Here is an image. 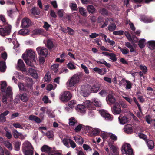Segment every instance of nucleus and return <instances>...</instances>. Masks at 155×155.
Returning a JSON list of instances; mask_svg holds the SVG:
<instances>
[{"mask_svg": "<svg viewBox=\"0 0 155 155\" xmlns=\"http://www.w3.org/2000/svg\"><path fill=\"white\" fill-rule=\"evenodd\" d=\"M82 76V74L81 73L74 74L66 83L67 87H70L74 86L79 82Z\"/></svg>", "mask_w": 155, "mask_h": 155, "instance_id": "f257e3e1", "label": "nucleus"}, {"mask_svg": "<svg viewBox=\"0 0 155 155\" xmlns=\"http://www.w3.org/2000/svg\"><path fill=\"white\" fill-rule=\"evenodd\" d=\"M12 27L9 24L0 28V35L3 36L9 35L11 32Z\"/></svg>", "mask_w": 155, "mask_h": 155, "instance_id": "f03ea898", "label": "nucleus"}, {"mask_svg": "<svg viewBox=\"0 0 155 155\" xmlns=\"http://www.w3.org/2000/svg\"><path fill=\"white\" fill-rule=\"evenodd\" d=\"M130 147V145L129 144L123 145L121 148V151L123 153L126 155H133V151Z\"/></svg>", "mask_w": 155, "mask_h": 155, "instance_id": "7ed1b4c3", "label": "nucleus"}, {"mask_svg": "<svg viewBox=\"0 0 155 155\" xmlns=\"http://www.w3.org/2000/svg\"><path fill=\"white\" fill-rule=\"evenodd\" d=\"M72 97L71 93L68 91H65L62 93L59 96V99L62 102H67Z\"/></svg>", "mask_w": 155, "mask_h": 155, "instance_id": "20e7f679", "label": "nucleus"}, {"mask_svg": "<svg viewBox=\"0 0 155 155\" xmlns=\"http://www.w3.org/2000/svg\"><path fill=\"white\" fill-rule=\"evenodd\" d=\"M111 109L113 114L115 115L119 114L121 112L120 105L118 102H116L114 104Z\"/></svg>", "mask_w": 155, "mask_h": 155, "instance_id": "39448f33", "label": "nucleus"}, {"mask_svg": "<svg viewBox=\"0 0 155 155\" xmlns=\"http://www.w3.org/2000/svg\"><path fill=\"white\" fill-rule=\"evenodd\" d=\"M31 25V21L28 18H24L22 20L21 26L23 28H28Z\"/></svg>", "mask_w": 155, "mask_h": 155, "instance_id": "423d86ee", "label": "nucleus"}, {"mask_svg": "<svg viewBox=\"0 0 155 155\" xmlns=\"http://www.w3.org/2000/svg\"><path fill=\"white\" fill-rule=\"evenodd\" d=\"M36 50L39 55L45 57L47 55L48 51L45 48L39 47L37 48Z\"/></svg>", "mask_w": 155, "mask_h": 155, "instance_id": "0eeeda50", "label": "nucleus"}, {"mask_svg": "<svg viewBox=\"0 0 155 155\" xmlns=\"http://www.w3.org/2000/svg\"><path fill=\"white\" fill-rule=\"evenodd\" d=\"M26 52L28 54V58H29L30 61H31V63L33 65V62L36 63L35 60V53L31 49L29 50H26Z\"/></svg>", "mask_w": 155, "mask_h": 155, "instance_id": "6e6552de", "label": "nucleus"}, {"mask_svg": "<svg viewBox=\"0 0 155 155\" xmlns=\"http://www.w3.org/2000/svg\"><path fill=\"white\" fill-rule=\"evenodd\" d=\"M106 100L108 104L111 105L114 104L116 101V98L114 96V94L112 93H109L106 98Z\"/></svg>", "mask_w": 155, "mask_h": 155, "instance_id": "1a4fd4ad", "label": "nucleus"}, {"mask_svg": "<svg viewBox=\"0 0 155 155\" xmlns=\"http://www.w3.org/2000/svg\"><path fill=\"white\" fill-rule=\"evenodd\" d=\"M23 152L31 149H33L31 143L28 141L25 142L22 147Z\"/></svg>", "mask_w": 155, "mask_h": 155, "instance_id": "9d476101", "label": "nucleus"}, {"mask_svg": "<svg viewBox=\"0 0 155 155\" xmlns=\"http://www.w3.org/2000/svg\"><path fill=\"white\" fill-rule=\"evenodd\" d=\"M9 113V111L6 110L0 114V123H3L6 122V118L5 117Z\"/></svg>", "mask_w": 155, "mask_h": 155, "instance_id": "9b49d317", "label": "nucleus"}, {"mask_svg": "<svg viewBox=\"0 0 155 155\" xmlns=\"http://www.w3.org/2000/svg\"><path fill=\"white\" fill-rule=\"evenodd\" d=\"M19 97L23 102H27L29 100L30 96L26 93H24L19 95Z\"/></svg>", "mask_w": 155, "mask_h": 155, "instance_id": "f8f14e48", "label": "nucleus"}, {"mask_svg": "<svg viewBox=\"0 0 155 155\" xmlns=\"http://www.w3.org/2000/svg\"><path fill=\"white\" fill-rule=\"evenodd\" d=\"M108 144L109 146H111L110 147V149L112 151L111 153L112 155H118L117 148L115 146L112 145V143L110 142H108Z\"/></svg>", "mask_w": 155, "mask_h": 155, "instance_id": "ddd939ff", "label": "nucleus"}, {"mask_svg": "<svg viewBox=\"0 0 155 155\" xmlns=\"http://www.w3.org/2000/svg\"><path fill=\"white\" fill-rule=\"evenodd\" d=\"M22 58L27 65L31 67L33 66V64L31 63V61L29 60L27 53V54H23L22 55Z\"/></svg>", "mask_w": 155, "mask_h": 155, "instance_id": "4468645a", "label": "nucleus"}, {"mask_svg": "<svg viewBox=\"0 0 155 155\" xmlns=\"http://www.w3.org/2000/svg\"><path fill=\"white\" fill-rule=\"evenodd\" d=\"M124 130L125 132L129 134L132 133L133 131L132 126L130 124H128L125 126L124 128Z\"/></svg>", "mask_w": 155, "mask_h": 155, "instance_id": "2eb2a0df", "label": "nucleus"}, {"mask_svg": "<svg viewBox=\"0 0 155 155\" xmlns=\"http://www.w3.org/2000/svg\"><path fill=\"white\" fill-rule=\"evenodd\" d=\"M18 65L21 71H25V64L22 60L19 59L18 61Z\"/></svg>", "mask_w": 155, "mask_h": 155, "instance_id": "dca6fc26", "label": "nucleus"}, {"mask_svg": "<svg viewBox=\"0 0 155 155\" xmlns=\"http://www.w3.org/2000/svg\"><path fill=\"white\" fill-rule=\"evenodd\" d=\"M119 121L120 124H124L127 123L128 121V118L125 116L122 117L121 115L118 117Z\"/></svg>", "mask_w": 155, "mask_h": 155, "instance_id": "f3484780", "label": "nucleus"}, {"mask_svg": "<svg viewBox=\"0 0 155 155\" xmlns=\"http://www.w3.org/2000/svg\"><path fill=\"white\" fill-rule=\"evenodd\" d=\"M84 104L85 106L89 109L94 110L95 108V107H94L93 103L91 102V101H85Z\"/></svg>", "mask_w": 155, "mask_h": 155, "instance_id": "a211bd4d", "label": "nucleus"}, {"mask_svg": "<svg viewBox=\"0 0 155 155\" xmlns=\"http://www.w3.org/2000/svg\"><path fill=\"white\" fill-rule=\"evenodd\" d=\"M76 110L81 113H84L86 110V107L82 104H78L76 108Z\"/></svg>", "mask_w": 155, "mask_h": 155, "instance_id": "6ab92c4d", "label": "nucleus"}, {"mask_svg": "<svg viewBox=\"0 0 155 155\" xmlns=\"http://www.w3.org/2000/svg\"><path fill=\"white\" fill-rule=\"evenodd\" d=\"M101 114L107 120H112L113 119L111 115L104 111H102L101 113Z\"/></svg>", "mask_w": 155, "mask_h": 155, "instance_id": "aec40b11", "label": "nucleus"}, {"mask_svg": "<svg viewBox=\"0 0 155 155\" xmlns=\"http://www.w3.org/2000/svg\"><path fill=\"white\" fill-rule=\"evenodd\" d=\"M74 139L77 143L82 145L83 143V140L82 137L80 136H77L74 137Z\"/></svg>", "mask_w": 155, "mask_h": 155, "instance_id": "412c9836", "label": "nucleus"}, {"mask_svg": "<svg viewBox=\"0 0 155 155\" xmlns=\"http://www.w3.org/2000/svg\"><path fill=\"white\" fill-rule=\"evenodd\" d=\"M149 149L152 150L154 147V142L152 140H150L148 141L147 139L145 141Z\"/></svg>", "mask_w": 155, "mask_h": 155, "instance_id": "4be33fe9", "label": "nucleus"}, {"mask_svg": "<svg viewBox=\"0 0 155 155\" xmlns=\"http://www.w3.org/2000/svg\"><path fill=\"white\" fill-rule=\"evenodd\" d=\"M121 81L123 83H124L125 82H126V89H130L132 88V84L130 81L127 80H125V79H123Z\"/></svg>", "mask_w": 155, "mask_h": 155, "instance_id": "5701e85b", "label": "nucleus"}, {"mask_svg": "<svg viewBox=\"0 0 155 155\" xmlns=\"http://www.w3.org/2000/svg\"><path fill=\"white\" fill-rule=\"evenodd\" d=\"M98 64H103L108 68H110L111 65L110 64L107 63L104 59H100V61H95Z\"/></svg>", "mask_w": 155, "mask_h": 155, "instance_id": "b1692460", "label": "nucleus"}, {"mask_svg": "<svg viewBox=\"0 0 155 155\" xmlns=\"http://www.w3.org/2000/svg\"><path fill=\"white\" fill-rule=\"evenodd\" d=\"M12 134L14 137L17 139L19 137L22 135V134L18 132L16 129H14L12 131Z\"/></svg>", "mask_w": 155, "mask_h": 155, "instance_id": "393cba45", "label": "nucleus"}, {"mask_svg": "<svg viewBox=\"0 0 155 155\" xmlns=\"http://www.w3.org/2000/svg\"><path fill=\"white\" fill-rule=\"evenodd\" d=\"M87 9L89 13L92 14L95 13L96 9L92 5H89L87 6Z\"/></svg>", "mask_w": 155, "mask_h": 155, "instance_id": "a878e982", "label": "nucleus"}, {"mask_svg": "<svg viewBox=\"0 0 155 155\" xmlns=\"http://www.w3.org/2000/svg\"><path fill=\"white\" fill-rule=\"evenodd\" d=\"M6 68L5 62L3 61L0 62V71L4 72L6 71Z\"/></svg>", "mask_w": 155, "mask_h": 155, "instance_id": "bb28decb", "label": "nucleus"}, {"mask_svg": "<svg viewBox=\"0 0 155 155\" xmlns=\"http://www.w3.org/2000/svg\"><path fill=\"white\" fill-rule=\"evenodd\" d=\"M41 150L42 152H46L49 153L51 152V148L46 145H43L41 148Z\"/></svg>", "mask_w": 155, "mask_h": 155, "instance_id": "cd10ccee", "label": "nucleus"}, {"mask_svg": "<svg viewBox=\"0 0 155 155\" xmlns=\"http://www.w3.org/2000/svg\"><path fill=\"white\" fill-rule=\"evenodd\" d=\"M116 28V24L114 23H111L108 26V29L109 31L114 32Z\"/></svg>", "mask_w": 155, "mask_h": 155, "instance_id": "c85d7f7f", "label": "nucleus"}, {"mask_svg": "<svg viewBox=\"0 0 155 155\" xmlns=\"http://www.w3.org/2000/svg\"><path fill=\"white\" fill-rule=\"evenodd\" d=\"M100 88V86L98 84H95L91 87V91L94 93L97 92Z\"/></svg>", "mask_w": 155, "mask_h": 155, "instance_id": "c756f323", "label": "nucleus"}, {"mask_svg": "<svg viewBox=\"0 0 155 155\" xmlns=\"http://www.w3.org/2000/svg\"><path fill=\"white\" fill-rule=\"evenodd\" d=\"M69 124L70 126L75 125L76 124H77V120L74 117H71L69 119Z\"/></svg>", "mask_w": 155, "mask_h": 155, "instance_id": "7c9ffc66", "label": "nucleus"}, {"mask_svg": "<svg viewBox=\"0 0 155 155\" xmlns=\"http://www.w3.org/2000/svg\"><path fill=\"white\" fill-rule=\"evenodd\" d=\"M46 47L49 49H51L54 47V45L53 42L50 39L47 41Z\"/></svg>", "mask_w": 155, "mask_h": 155, "instance_id": "2f4dec72", "label": "nucleus"}, {"mask_svg": "<svg viewBox=\"0 0 155 155\" xmlns=\"http://www.w3.org/2000/svg\"><path fill=\"white\" fill-rule=\"evenodd\" d=\"M29 32L28 29L23 28L20 30L18 31V33L20 35L25 36Z\"/></svg>", "mask_w": 155, "mask_h": 155, "instance_id": "473e14b6", "label": "nucleus"}, {"mask_svg": "<svg viewBox=\"0 0 155 155\" xmlns=\"http://www.w3.org/2000/svg\"><path fill=\"white\" fill-rule=\"evenodd\" d=\"M31 12L34 15H39L40 13L39 10H37L36 7H33L31 10Z\"/></svg>", "mask_w": 155, "mask_h": 155, "instance_id": "72a5a7b5", "label": "nucleus"}, {"mask_svg": "<svg viewBox=\"0 0 155 155\" xmlns=\"http://www.w3.org/2000/svg\"><path fill=\"white\" fill-rule=\"evenodd\" d=\"M8 97H11L12 96V92L11 88L10 87H7L6 91V95Z\"/></svg>", "mask_w": 155, "mask_h": 155, "instance_id": "f704fd0d", "label": "nucleus"}, {"mask_svg": "<svg viewBox=\"0 0 155 155\" xmlns=\"http://www.w3.org/2000/svg\"><path fill=\"white\" fill-rule=\"evenodd\" d=\"M146 40L145 39H141L138 42V46L139 47L141 48H143L145 46L144 43L145 42Z\"/></svg>", "mask_w": 155, "mask_h": 155, "instance_id": "c9c22d12", "label": "nucleus"}, {"mask_svg": "<svg viewBox=\"0 0 155 155\" xmlns=\"http://www.w3.org/2000/svg\"><path fill=\"white\" fill-rule=\"evenodd\" d=\"M79 11L80 14L86 17L87 15V13L84 8L81 7L79 8Z\"/></svg>", "mask_w": 155, "mask_h": 155, "instance_id": "e433bc0d", "label": "nucleus"}, {"mask_svg": "<svg viewBox=\"0 0 155 155\" xmlns=\"http://www.w3.org/2000/svg\"><path fill=\"white\" fill-rule=\"evenodd\" d=\"M149 48L151 49H155V41H148Z\"/></svg>", "mask_w": 155, "mask_h": 155, "instance_id": "4c0bfd02", "label": "nucleus"}, {"mask_svg": "<svg viewBox=\"0 0 155 155\" xmlns=\"http://www.w3.org/2000/svg\"><path fill=\"white\" fill-rule=\"evenodd\" d=\"M71 139H70L64 138L62 140L63 143L68 148L70 147L69 143Z\"/></svg>", "mask_w": 155, "mask_h": 155, "instance_id": "58836bf2", "label": "nucleus"}, {"mask_svg": "<svg viewBox=\"0 0 155 155\" xmlns=\"http://www.w3.org/2000/svg\"><path fill=\"white\" fill-rule=\"evenodd\" d=\"M45 81L47 82H49L51 80V75L49 72H47L44 77Z\"/></svg>", "mask_w": 155, "mask_h": 155, "instance_id": "ea45409f", "label": "nucleus"}, {"mask_svg": "<svg viewBox=\"0 0 155 155\" xmlns=\"http://www.w3.org/2000/svg\"><path fill=\"white\" fill-rule=\"evenodd\" d=\"M99 12L104 16L108 15V12L105 8H102L99 10Z\"/></svg>", "mask_w": 155, "mask_h": 155, "instance_id": "a19ab883", "label": "nucleus"}, {"mask_svg": "<svg viewBox=\"0 0 155 155\" xmlns=\"http://www.w3.org/2000/svg\"><path fill=\"white\" fill-rule=\"evenodd\" d=\"M118 48L120 50L122 53L123 54H127L129 53V50L125 47L124 48H122L118 46Z\"/></svg>", "mask_w": 155, "mask_h": 155, "instance_id": "79ce46f5", "label": "nucleus"}, {"mask_svg": "<svg viewBox=\"0 0 155 155\" xmlns=\"http://www.w3.org/2000/svg\"><path fill=\"white\" fill-rule=\"evenodd\" d=\"M4 144L6 147L8 148L9 150H12V145L10 142L8 141H5L4 143Z\"/></svg>", "mask_w": 155, "mask_h": 155, "instance_id": "37998d69", "label": "nucleus"}, {"mask_svg": "<svg viewBox=\"0 0 155 155\" xmlns=\"http://www.w3.org/2000/svg\"><path fill=\"white\" fill-rule=\"evenodd\" d=\"M18 85L20 91H27V89L25 87V85L24 83L20 82L18 83Z\"/></svg>", "mask_w": 155, "mask_h": 155, "instance_id": "c03bdc74", "label": "nucleus"}, {"mask_svg": "<svg viewBox=\"0 0 155 155\" xmlns=\"http://www.w3.org/2000/svg\"><path fill=\"white\" fill-rule=\"evenodd\" d=\"M140 68L144 74H146L147 72V69L146 66L144 65H141L139 66Z\"/></svg>", "mask_w": 155, "mask_h": 155, "instance_id": "a18cd8bd", "label": "nucleus"}, {"mask_svg": "<svg viewBox=\"0 0 155 155\" xmlns=\"http://www.w3.org/2000/svg\"><path fill=\"white\" fill-rule=\"evenodd\" d=\"M43 29H37L33 31L34 34L35 35H41L44 32Z\"/></svg>", "mask_w": 155, "mask_h": 155, "instance_id": "49530a36", "label": "nucleus"}, {"mask_svg": "<svg viewBox=\"0 0 155 155\" xmlns=\"http://www.w3.org/2000/svg\"><path fill=\"white\" fill-rule=\"evenodd\" d=\"M100 132V130L99 129L95 128L93 129L92 130V132H91L93 135L94 136H96L98 135Z\"/></svg>", "mask_w": 155, "mask_h": 155, "instance_id": "de8ad7c7", "label": "nucleus"}, {"mask_svg": "<svg viewBox=\"0 0 155 155\" xmlns=\"http://www.w3.org/2000/svg\"><path fill=\"white\" fill-rule=\"evenodd\" d=\"M76 101L74 100H72L68 103V106L71 108L74 107L76 104Z\"/></svg>", "mask_w": 155, "mask_h": 155, "instance_id": "09e8293b", "label": "nucleus"}, {"mask_svg": "<svg viewBox=\"0 0 155 155\" xmlns=\"http://www.w3.org/2000/svg\"><path fill=\"white\" fill-rule=\"evenodd\" d=\"M84 125H82L81 124H80L76 127L74 129V130L76 132H79L82 128H84Z\"/></svg>", "mask_w": 155, "mask_h": 155, "instance_id": "8fccbe9b", "label": "nucleus"}, {"mask_svg": "<svg viewBox=\"0 0 155 155\" xmlns=\"http://www.w3.org/2000/svg\"><path fill=\"white\" fill-rule=\"evenodd\" d=\"M21 144V143L19 141H17L15 142V150L18 151L19 150Z\"/></svg>", "mask_w": 155, "mask_h": 155, "instance_id": "3c124183", "label": "nucleus"}, {"mask_svg": "<svg viewBox=\"0 0 155 155\" xmlns=\"http://www.w3.org/2000/svg\"><path fill=\"white\" fill-rule=\"evenodd\" d=\"M67 33L70 35H73L74 34V31L69 27H67Z\"/></svg>", "mask_w": 155, "mask_h": 155, "instance_id": "603ef678", "label": "nucleus"}, {"mask_svg": "<svg viewBox=\"0 0 155 155\" xmlns=\"http://www.w3.org/2000/svg\"><path fill=\"white\" fill-rule=\"evenodd\" d=\"M138 136L140 139L144 140L145 141L147 139V136L144 134L143 133H139L138 134Z\"/></svg>", "mask_w": 155, "mask_h": 155, "instance_id": "864d4df0", "label": "nucleus"}, {"mask_svg": "<svg viewBox=\"0 0 155 155\" xmlns=\"http://www.w3.org/2000/svg\"><path fill=\"white\" fill-rule=\"evenodd\" d=\"M25 155H33L34 152L32 149L25 151L23 152Z\"/></svg>", "mask_w": 155, "mask_h": 155, "instance_id": "5fc2aeb1", "label": "nucleus"}, {"mask_svg": "<svg viewBox=\"0 0 155 155\" xmlns=\"http://www.w3.org/2000/svg\"><path fill=\"white\" fill-rule=\"evenodd\" d=\"M109 56L110 57V58L113 61H115L117 60L116 55L113 53H110Z\"/></svg>", "mask_w": 155, "mask_h": 155, "instance_id": "6e6d98bb", "label": "nucleus"}, {"mask_svg": "<svg viewBox=\"0 0 155 155\" xmlns=\"http://www.w3.org/2000/svg\"><path fill=\"white\" fill-rule=\"evenodd\" d=\"M124 32L122 30H119L117 31H114L113 32V34L115 35H122L124 34Z\"/></svg>", "mask_w": 155, "mask_h": 155, "instance_id": "4d7b16f0", "label": "nucleus"}, {"mask_svg": "<svg viewBox=\"0 0 155 155\" xmlns=\"http://www.w3.org/2000/svg\"><path fill=\"white\" fill-rule=\"evenodd\" d=\"M100 95L102 97L105 96L107 95V92L106 90L103 89L101 90L99 93Z\"/></svg>", "mask_w": 155, "mask_h": 155, "instance_id": "13d9d810", "label": "nucleus"}, {"mask_svg": "<svg viewBox=\"0 0 155 155\" xmlns=\"http://www.w3.org/2000/svg\"><path fill=\"white\" fill-rule=\"evenodd\" d=\"M68 68L70 69H76V67L72 63L70 62L67 65Z\"/></svg>", "mask_w": 155, "mask_h": 155, "instance_id": "bf43d9fd", "label": "nucleus"}, {"mask_svg": "<svg viewBox=\"0 0 155 155\" xmlns=\"http://www.w3.org/2000/svg\"><path fill=\"white\" fill-rule=\"evenodd\" d=\"M133 2L135 3H139V4L138 5H136L135 6V8H138L141 6V5L140 4V3L143 0H133Z\"/></svg>", "mask_w": 155, "mask_h": 155, "instance_id": "052dcab7", "label": "nucleus"}, {"mask_svg": "<svg viewBox=\"0 0 155 155\" xmlns=\"http://www.w3.org/2000/svg\"><path fill=\"white\" fill-rule=\"evenodd\" d=\"M124 34L126 36V37L127 39L130 41H132V38L131 35L129 33V32L127 31H125L124 32Z\"/></svg>", "mask_w": 155, "mask_h": 155, "instance_id": "680f3d73", "label": "nucleus"}, {"mask_svg": "<svg viewBox=\"0 0 155 155\" xmlns=\"http://www.w3.org/2000/svg\"><path fill=\"white\" fill-rule=\"evenodd\" d=\"M81 67L84 70V72L86 74H88L89 73L88 69L86 66L83 64H81Z\"/></svg>", "mask_w": 155, "mask_h": 155, "instance_id": "e2e57ef3", "label": "nucleus"}, {"mask_svg": "<svg viewBox=\"0 0 155 155\" xmlns=\"http://www.w3.org/2000/svg\"><path fill=\"white\" fill-rule=\"evenodd\" d=\"M93 104L94 107V105L97 107H100L101 106V102L98 101H96V100H94V101Z\"/></svg>", "mask_w": 155, "mask_h": 155, "instance_id": "0e129e2a", "label": "nucleus"}, {"mask_svg": "<svg viewBox=\"0 0 155 155\" xmlns=\"http://www.w3.org/2000/svg\"><path fill=\"white\" fill-rule=\"evenodd\" d=\"M5 133V136L8 139H10L12 137V134L11 132L8 131H6Z\"/></svg>", "mask_w": 155, "mask_h": 155, "instance_id": "69168bd1", "label": "nucleus"}, {"mask_svg": "<svg viewBox=\"0 0 155 155\" xmlns=\"http://www.w3.org/2000/svg\"><path fill=\"white\" fill-rule=\"evenodd\" d=\"M84 129L86 131H87V132L90 133L91 132L92 130H93V128L91 127L88 126H84Z\"/></svg>", "mask_w": 155, "mask_h": 155, "instance_id": "338daca9", "label": "nucleus"}, {"mask_svg": "<svg viewBox=\"0 0 155 155\" xmlns=\"http://www.w3.org/2000/svg\"><path fill=\"white\" fill-rule=\"evenodd\" d=\"M48 155H61V154L58 151L51 152H49Z\"/></svg>", "mask_w": 155, "mask_h": 155, "instance_id": "774afa93", "label": "nucleus"}]
</instances>
